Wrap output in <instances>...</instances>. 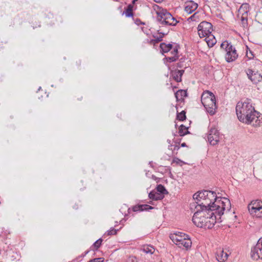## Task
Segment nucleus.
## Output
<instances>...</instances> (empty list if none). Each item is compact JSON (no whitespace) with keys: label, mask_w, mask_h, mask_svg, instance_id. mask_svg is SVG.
Listing matches in <instances>:
<instances>
[{"label":"nucleus","mask_w":262,"mask_h":262,"mask_svg":"<svg viewBox=\"0 0 262 262\" xmlns=\"http://www.w3.org/2000/svg\"><path fill=\"white\" fill-rule=\"evenodd\" d=\"M183 237H187V235L182 232H179L178 233L170 234L169 236L170 238L176 245H177Z\"/></svg>","instance_id":"obj_20"},{"label":"nucleus","mask_w":262,"mask_h":262,"mask_svg":"<svg viewBox=\"0 0 262 262\" xmlns=\"http://www.w3.org/2000/svg\"><path fill=\"white\" fill-rule=\"evenodd\" d=\"M199 19L198 12L194 13L193 15L190 16L188 19V21H197Z\"/></svg>","instance_id":"obj_32"},{"label":"nucleus","mask_w":262,"mask_h":262,"mask_svg":"<svg viewBox=\"0 0 262 262\" xmlns=\"http://www.w3.org/2000/svg\"><path fill=\"white\" fill-rule=\"evenodd\" d=\"M157 19L161 25L176 26L178 21L166 9H160L156 11Z\"/></svg>","instance_id":"obj_4"},{"label":"nucleus","mask_w":262,"mask_h":262,"mask_svg":"<svg viewBox=\"0 0 262 262\" xmlns=\"http://www.w3.org/2000/svg\"><path fill=\"white\" fill-rule=\"evenodd\" d=\"M138 0H133V3L134 4L136 2H137Z\"/></svg>","instance_id":"obj_50"},{"label":"nucleus","mask_w":262,"mask_h":262,"mask_svg":"<svg viewBox=\"0 0 262 262\" xmlns=\"http://www.w3.org/2000/svg\"><path fill=\"white\" fill-rule=\"evenodd\" d=\"M177 68H182L184 67L183 61L182 60V59H181L180 60V61L178 63H177Z\"/></svg>","instance_id":"obj_39"},{"label":"nucleus","mask_w":262,"mask_h":262,"mask_svg":"<svg viewBox=\"0 0 262 262\" xmlns=\"http://www.w3.org/2000/svg\"><path fill=\"white\" fill-rule=\"evenodd\" d=\"M241 20V24L244 28H246L248 26V18L247 15H241L239 16Z\"/></svg>","instance_id":"obj_28"},{"label":"nucleus","mask_w":262,"mask_h":262,"mask_svg":"<svg viewBox=\"0 0 262 262\" xmlns=\"http://www.w3.org/2000/svg\"><path fill=\"white\" fill-rule=\"evenodd\" d=\"M219 132L216 128L212 127L209 131L208 135V141L212 145H216L219 141Z\"/></svg>","instance_id":"obj_10"},{"label":"nucleus","mask_w":262,"mask_h":262,"mask_svg":"<svg viewBox=\"0 0 262 262\" xmlns=\"http://www.w3.org/2000/svg\"><path fill=\"white\" fill-rule=\"evenodd\" d=\"M216 215L219 216L217 213H215V210H211V212L208 213V219L203 228L205 229H211L213 227L216 222Z\"/></svg>","instance_id":"obj_11"},{"label":"nucleus","mask_w":262,"mask_h":262,"mask_svg":"<svg viewBox=\"0 0 262 262\" xmlns=\"http://www.w3.org/2000/svg\"><path fill=\"white\" fill-rule=\"evenodd\" d=\"M142 250L147 254H152L155 252V248L151 245H144L142 247Z\"/></svg>","instance_id":"obj_25"},{"label":"nucleus","mask_w":262,"mask_h":262,"mask_svg":"<svg viewBox=\"0 0 262 262\" xmlns=\"http://www.w3.org/2000/svg\"><path fill=\"white\" fill-rule=\"evenodd\" d=\"M250 213L257 218L262 217V201L260 200H253L248 205Z\"/></svg>","instance_id":"obj_7"},{"label":"nucleus","mask_w":262,"mask_h":262,"mask_svg":"<svg viewBox=\"0 0 262 262\" xmlns=\"http://www.w3.org/2000/svg\"><path fill=\"white\" fill-rule=\"evenodd\" d=\"M187 129L188 128L183 124L181 125L179 130V134L180 136L182 137L189 134V132L187 130Z\"/></svg>","instance_id":"obj_26"},{"label":"nucleus","mask_w":262,"mask_h":262,"mask_svg":"<svg viewBox=\"0 0 262 262\" xmlns=\"http://www.w3.org/2000/svg\"><path fill=\"white\" fill-rule=\"evenodd\" d=\"M187 145H186V144L185 143H183L181 144V146L182 147H186Z\"/></svg>","instance_id":"obj_49"},{"label":"nucleus","mask_w":262,"mask_h":262,"mask_svg":"<svg viewBox=\"0 0 262 262\" xmlns=\"http://www.w3.org/2000/svg\"><path fill=\"white\" fill-rule=\"evenodd\" d=\"M184 73V70H178L177 69L172 70L170 75L172 79L177 82L182 81V76Z\"/></svg>","instance_id":"obj_15"},{"label":"nucleus","mask_w":262,"mask_h":262,"mask_svg":"<svg viewBox=\"0 0 262 262\" xmlns=\"http://www.w3.org/2000/svg\"><path fill=\"white\" fill-rule=\"evenodd\" d=\"M186 118V112L185 111H182L181 113H177V119L181 121L185 120Z\"/></svg>","instance_id":"obj_29"},{"label":"nucleus","mask_w":262,"mask_h":262,"mask_svg":"<svg viewBox=\"0 0 262 262\" xmlns=\"http://www.w3.org/2000/svg\"><path fill=\"white\" fill-rule=\"evenodd\" d=\"M156 191L158 192L159 193H160L161 194H162L164 195L165 194L168 193L167 191L165 189V187L159 184L156 187Z\"/></svg>","instance_id":"obj_27"},{"label":"nucleus","mask_w":262,"mask_h":262,"mask_svg":"<svg viewBox=\"0 0 262 262\" xmlns=\"http://www.w3.org/2000/svg\"><path fill=\"white\" fill-rule=\"evenodd\" d=\"M149 43L150 45H155V44H156L155 41H154V39H151V40L149 41Z\"/></svg>","instance_id":"obj_46"},{"label":"nucleus","mask_w":262,"mask_h":262,"mask_svg":"<svg viewBox=\"0 0 262 262\" xmlns=\"http://www.w3.org/2000/svg\"><path fill=\"white\" fill-rule=\"evenodd\" d=\"M158 34H160V36H162V38H163V37L164 36V35L166 34L165 33H162L161 32H160L159 30L158 31Z\"/></svg>","instance_id":"obj_45"},{"label":"nucleus","mask_w":262,"mask_h":262,"mask_svg":"<svg viewBox=\"0 0 262 262\" xmlns=\"http://www.w3.org/2000/svg\"><path fill=\"white\" fill-rule=\"evenodd\" d=\"M153 37L155 38L154 41H155L156 43H159V42L162 41V36L156 37V36L153 35Z\"/></svg>","instance_id":"obj_38"},{"label":"nucleus","mask_w":262,"mask_h":262,"mask_svg":"<svg viewBox=\"0 0 262 262\" xmlns=\"http://www.w3.org/2000/svg\"><path fill=\"white\" fill-rule=\"evenodd\" d=\"M247 75L248 77L254 83H262V81L260 80V74H258L254 72L252 69H248L247 71Z\"/></svg>","instance_id":"obj_13"},{"label":"nucleus","mask_w":262,"mask_h":262,"mask_svg":"<svg viewBox=\"0 0 262 262\" xmlns=\"http://www.w3.org/2000/svg\"><path fill=\"white\" fill-rule=\"evenodd\" d=\"M126 262H138V260L135 256H131L127 259Z\"/></svg>","instance_id":"obj_36"},{"label":"nucleus","mask_w":262,"mask_h":262,"mask_svg":"<svg viewBox=\"0 0 262 262\" xmlns=\"http://www.w3.org/2000/svg\"><path fill=\"white\" fill-rule=\"evenodd\" d=\"M179 48V46L177 44H176V46L173 48V50H172L171 52V54L173 55L171 57H166V59L167 60V61L169 62H172L176 61L178 60L179 56H178V49Z\"/></svg>","instance_id":"obj_18"},{"label":"nucleus","mask_w":262,"mask_h":262,"mask_svg":"<svg viewBox=\"0 0 262 262\" xmlns=\"http://www.w3.org/2000/svg\"><path fill=\"white\" fill-rule=\"evenodd\" d=\"M182 161L180 160V159L177 158L173 160V162H176L177 163L179 164L180 162H182Z\"/></svg>","instance_id":"obj_42"},{"label":"nucleus","mask_w":262,"mask_h":262,"mask_svg":"<svg viewBox=\"0 0 262 262\" xmlns=\"http://www.w3.org/2000/svg\"><path fill=\"white\" fill-rule=\"evenodd\" d=\"M177 101H183L184 97L187 96V91L184 90H179L174 94Z\"/></svg>","instance_id":"obj_23"},{"label":"nucleus","mask_w":262,"mask_h":262,"mask_svg":"<svg viewBox=\"0 0 262 262\" xmlns=\"http://www.w3.org/2000/svg\"><path fill=\"white\" fill-rule=\"evenodd\" d=\"M192 242L190 239L189 238V236L187 235V237H183L181 238V240L179 241L177 245L179 247H185L186 249H188L191 246Z\"/></svg>","instance_id":"obj_17"},{"label":"nucleus","mask_w":262,"mask_h":262,"mask_svg":"<svg viewBox=\"0 0 262 262\" xmlns=\"http://www.w3.org/2000/svg\"><path fill=\"white\" fill-rule=\"evenodd\" d=\"M169 149L172 150L173 154H177V151L180 149V147L178 145H170L169 146Z\"/></svg>","instance_id":"obj_33"},{"label":"nucleus","mask_w":262,"mask_h":262,"mask_svg":"<svg viewBox=\"0 0 262 262\" xmlns=\"http://www.w3.org/2000/svg\"><path fill=\"white\" fill-rule=\"evenodd\" d=\"M126 9H128V10H130L133 11V6L132 4H129L127 6V7Z\"/></svg>","instance_id":"obj_43"},{"label":"nucleus","mask_w":262,"mask_h":262,"mask_svg":"<svg viewBox=\"0 0 262 262\" xmlns=\"http://www.w3.org/2000/svg\"><path fill=\"white\" fill-rule=\"evenodd\" d=\"M201 102L206 111L210 115L215 114L217 105L215 97L212 93L208 91L204 92L201 96Z\"/></svg>","instance_id":"obj_3"},{"label":"nucleus","mask_w":262,"mask_h":262,"mask_svg":"<svg viewBox=\"0 0 262 262\" xmlns=\"http://www.w3.org/2000/svg\"><path fill=\"white\" fill-rule=\"evenodd\" d=\"M160 48L161 49V52L162 54L168 53L170 51L166 45V43L165 42L161 43L160 45Z\"/></svg>","instance_id":"obj_30"},{"label":"nucleus","mask_w":262,"mask_h":262,"mask_svg":"<svg viewBox=\"0 0 262 262\" xmlns=\"http://www.w3.org/2000/svg\"><path fill=\"white\" fill-rule=\"evenodd\" d=\"M221 48L225 50V58L227 62L234 61L237 58L238 54L236 50L231 42L225 41L221 43Z\"/></svg>","instance_id":"obj_6"},{"label":"nucleus","mask_w":262,"mask_h":262,"mask_svg":"<svg viewBox=\"0 0 262 262\" xmlns=\"http://www.w3.org/2000/svg\"><path fill=\"white\" fill-rule=\"evenodd\" d=\"M89 252V251H86L84 252V254H82L80 257H84Z\"/></svg>","instance_id":"obj_47"},{"label":"nucleus","mask_w":262,"mask_h":262,"mask_svg":"<svg viewBox=\"0 0 262 262\" xmlns=\"http://www.w3.org/2000/svg\"><path fill=\"white\" fill-rule=\"evenodd\" d=\"M260 80L262 81V75H260ZM260 84H262V83H260Z\"/></svg>","instance_id":"obj_51"},{"label":"nucleus","mask_w":262,"mask_h":262,"mask_svg":"<svg viewBox=\"0 0 262 262\" xmlns=\"http://www.w3.org/2000/svg\"><path fill=\"white\" fill-rule=\"evenodd\" d=\"M117 230L113 228H112L110 230L107 231V234L109 235H115L117 233Z\"/></svg>","instance_id":"obj_37"},{"label":"nucleus","mask_w":262,"mask_h":262,"mask_svg":"<svg viewBox=\"0 0 262 262\" xmlns=\"http://www.w3.org/2000/svg\"><path fill=\"white\" fill-rule=\"evenodd\" d=\"M104 260V259L103 257H99L92 259L88 262H103Z\"/></svg>","instance_id":"obj_35"},{"label":"nucleus","mask_w":262,"mask_h":262,"mask_svg":"<svg viewBox=\"0 0 262 262\" xmlns=\"http://www.w3.org/2000/svg\"><path fill=\"white\" fill-rule=\"evenodd\" d=\"M196 209L197 211L193 215L192 222L197 227L203 228L208 219V213L211 212V210L199 208Z\"/></svg>","instance_id":"obj_5"},{"label":"nucleus","mask_w":262,"mask_h":262,"mask_svg":"<svg viewBox=\"0 0 262 262\" xmlns=\"http://www.w3.org/2000/svg\"><path fill=\"white\" fill-rule=\"evenodd\" d=\"M208 190H203L200 191H198L193 195V199L195 201V203L197 204V206L195 207L196 209H200L201 202H203L204 199L206 197V194L207 193Z\"/></svg>","instance_id":"obj_12"},{"label":"nucleus","mask_w":262,"mask_h":262,"mask_svg":"<svg viewBox=\"0 0 262 262\" xmlns=\"http://www.w3.org/2000/svg\"><path fill=\"white\" fill-rule=\"evenodd\" d=\"M235 109L239 121L247 124L253 123L254 127L259 126L262 123V115L255 110L251 99L247 98L244 101H238Z\"/></svg>","instance_id":"obj_1"},{"label":"nucleus","mask_w":262,"mask_h":262,"mask_svg":"<svg viewBox=\"0 0 262 262\" xmlns=\"http://www.w3.org/2000/svg\"><path fill=\"white\" fill-rule=\"evenodd\" d=\"M198 7L197 3L192 1H190L185 3V10L188 14H190L194 11Z\"/></svg>","instance_id":"obj_16"},{"label":"nucleus","mask_w":262,"mask_h":262,"mask_svg":"<svg viewBox=\"0 0 262 262\" xmlns=\"http://www.w3.org/2000/svg\"><path fill=\"white\" fill-rule=\"evenodd\" d=\"M249 11V5L247 3L243 4L238 9L237 17H239L241 15H247Z\"/></svg>","instance_id":"obj_22"},{"label":"nucleus","mask_w":262,"mask_h":262,"mask_svg":"<svg viewBox=\"0 0 262 262\" xmlns=\"http://www.w3.org/2000/svg\"><path fill=\"white\" fill-rule=\"evenodd\" d=\"M212 31V24L206 21H202L198 27V33L201 38L210 37Z\"/></svg>","instance_id":"obj_8"},{"label":"nucleus","mask_w":262,"mask_h":262,"mask_svg":"<svg viewBox=\"0 0 262 262\" xmlns=\"http://www.w3.org/2000/svg\"><path fill=\"white\" fill-rule=\"evenodd\" d=\"M125 14V16L127 17H132L134 15L133 12L132 10H128L127 9H126L125 12H123L122 14Z\"/></svg>","instance_id":"obj_34"},{"label":"nucleus","mask_w":262,"mask_h":262,"mask_svg":"<svg viewBox=\"0 0 262 262\" xmlns=\"http://www.w3.org/2000/svg\"><path fill=\"white\" fill-rule=\"evenodd\" d=\"M205 40L209 47H212L216 43L215 38L212 34H210V37H205Z\"/></svg>","instance_id":"obj_24"},{"label":"nucleus","mask_w":262,"mask_h":262,"mask_svg":"<svg viewBox=\"0 0 262 262\" xmlns=\"http://www.w3.org/2000/svg\"><path fill=\"white\" fill-rule=\"evenodd\" d=\"M166 45L168 47V48L169 49V50L170 51L172 49V50H173V48L174 47L176 46V45L173 46L172 45V44L171 43H166Z\"/></svg>","instance_id":"obj_41"},{"label":"nucleus","mask_w":262,"mask_h":262,"mask_svg":"<svg viewBox=\"0 0 262 262\" xmlns=\"http://www.w3.org/2000/svg\"><path fill=\"white\" fill-rule=\"evenodd\" d=\"M148 196L149 199L152 200L158 201L162 200L164 198V195L159 193L156 190H153L149 192Z\"/></svg>","instance_id":"obj_21"},{"label":"nucleus","mask_w":262,"mask_h":262,"mask_svg":"<svg viewBox=\"0 0 262 262\" xmlns=\"http://www.w3.org/2000/svg\"><path fill=\"white\" fill-rule=\"evenodd\" d=\"M200 209H208L215 211L219 217L231 209V205L229 199L217 196L215 192L208 190L203 202H201Z\"/></svg>","instance_id":"obj_2"},{"label":"nucleus","mask_w":262,"mask_h":262,"mask_svg":"<svg viewBox=\"0 0 262 262\" xmlns=\"http://www.w3.org/2000/svg\"><path fill=\"white\" fill-rule=\"evenodd\" d=\"M155 2L159 3L163 1L164 0H154Z\"/></svg>","instance_id":"obj_48"},{"label":"nucleus","mask_w":262,"mask_h":262,"mask_svg":"<svg viewBox=\"0 0 262 262\" xmlns=\"http://www.w3.org/2000/svg\"><path fill=\"white\" fill-rule=\"evenodd\" d=\"M154 209V207L147 205V204H142V205H137L134 206L133 207L132 210L134 212L137 211H147L149 210H151Z\"/></svg>","instance_id":"obj_19"},{"label":"nucleus","mask_w":262,"mask_h":262,"mask_svg":"<svg viewBox=\"0 0 262 262\" xmlns=\"http://www.w3.org/2000/svg\"><path fill=\"white\" fill-rule=\"evenodd\" d=\"M251 256L253 260L262 259V237L258 239L256 245L251 248Z\"/></svg>","instance_id":"obj_9"},{"label":"nucleus","mask_w":262,"mask_h":262,"mask_svg":"<svg viewBox=\"0 0 262 262\" xmlns=\"http://www.w3.org/2000/svg\"><path fill=\"white\" fill-rule=\"evenodd\" d=\"M215 255L216 260L219 262H225L229 256V254L221 248L217 249Z\"/></svg>","instance_id":"obj_14"},{"label":"nucleus","mask_w":262,"mask_h":262,"mask_svg":"<svg viewBox=\"0 0 262 262\" xmlns=\"http://www.w3.org/2000/svg\"><path fill=\"white\" fill-rule=\"evenodd\" d=\"M155 7H157V8H159V6H157V5H156V6H155Z\"/></svg>","instance_id":"obj_52"},{"label":"nucleus","mask_w":262,"mask_h":262,"mask_svg":"<svg viewBox=\"0 0 262 262\" xmlns=\"http://www.w3.org/2000/svg\"><path fill=\"white\" fill-rule=\"evenodd\" d=\"M103 240L102 238H99L97 240L93 245V247L95 248V250H97L101 246Z\"/></svg>","instance_id":"obj_31"},{"label":"nucleus","mask_w":262,"mask_h":262,"mask_svg":"<svg viewBox=\"0 0 262 262\" xmlns=\"http://www.w3.org/2000/svg\"><path fill=\"white\" fill-rule=\"evenodd\" d=\"M249 53H250V55L249 56V55H248V53H247V57H248V58H249V59H251L253 58V57H254V54H253V52H252L251 51H250H250H249Z\"/></svg>","instance_id":"obj_40"},{"label":"nucleus","mask_w":262,"mask_h":262,"mask_svg":"<svg viewBox=\"0 0 262 262\" xmlns=\"http://www.w3.org/2000/svg\"><path fill=\"white\" fill-rule=\"evenodd\" d=\"M76 66H77V67H80L81 64V60H78L76 61Z\"/></svg>","instance_id":"obj_44"}]
</instances>
